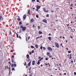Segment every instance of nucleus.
I'll list each match as a JSON object with an SVG mask.
<instances>
[{"label":"nucleus","instance_id":"f257e3e1","mask_svg":"<svg viewBox=\"0 0 76 76\" xmlns=\"http://www.w3.org/2000/svg\"><path fill=\"white\" fill-rule=\"evenodd\" d=\"M20 28H22L23 31H25L26 29V27H23L22 26H21Z\"/></svg>","mask_w":76,"mask_h":76},{"label":"nucleus","instance_id":"f03ea898","mask_svg":"<svg viewBox=\"0 0 76 76\" xmlns=\"http://www.w3.org/2000/svg\"><path fill=\"white\" fill-rule=\"evenodd\" d=\"M55 45L57 48H59V47H60V46H59V45H58V43L57 42L55 43Z\"/></svg>","mask_w":76,"mask_h":76},{"label":"nucleus","instance_id":"7ed1b4c3","mask_svg":"<svg viewBox=\"0 0 76 76\" xmlns=\"http://www.w3.org/2000/svg\"><path fill=\"white\" fill-rule=\"evenodd\" d=\"M48 50L51 51H53V49L50 47H48Z\"/></svg>","mask_w":76,"mask_h":76},{"label":"nucleus","instance_id":"20e7f679","mask_svg":"<svg viewBox=\"0 0 76 76\" xmlns=\"http://www.w3.org/2000/svg\"><path fill=\"white\" fill-rule=\"evenodd\" d=\"M36 7L37 9V10H38L41 8V6L37 5V6Z\"/></svg>","mask_w":76,"mask_h":76},{"label":"nucleus","instance_id":"39448f33","mask_svg":"<svg viewBox=\"0 0 76 76\" xmlns=\"http://www.w3.org/2000/svg\"><path fill=\"white\" fill-rule=\"evenodd\" d=\"M42 22H44L45 23H47V20H46V19H44V20H42Z\"/></svg>","mask_w":76,"mask_h":76},{"label":"nucleus","instance_id":"423d86ee","mask_svg":"<svg viewBox=\"0 0 76 76\" xmlns=\"http://www.w3.org/2000/svg\"><path fill=\"white\" fill-rule=\"evenodd\" d=\"M43 9L45 12H48V10H47V11L45 10V8H43Z\"/></svg>","mask_w":76,"mask_h":76},{"label":"nucleus","instance_id":"0eeeda50","mask_svg":"<svg viewBox=\"0 0 76 76\" xmlns=\"http://www.w3.org/2000/svg\"><path fill=\"white\" fill-rule=\"evenodd\" d=\"M23 18L24 19H25L26 18V15H24L23 16Z\"/></svg>","mask_w":76,"mask_h":76},{"label":"nucleus","instance_id":"6e6552de","mask_svg":"<svg viewBox=\"0 0 76 76\" xmlns=\"http://www.w3.org/2000/svg\"><path fill=\"white\" fill-rule=\"evenodd\" d=\"M47 55L48 56H50V52H47Z\"/></svg>","mask_w":76,"mask_h":76},{"label":"nucleus","instance_id":"1a4fd4ad","mask_svg":"<svg viewBox=\"0 0 76 76\" xmlns=\"http://www.w3.org/2000/svg\"><path fill=\"white\" fill-rule=\"evenodd\" d=\"M27 58L28 59H29V55L27 54L26 55Z\"/></svg>","mask_w":76,"mask_h":76},{"label":"nucleus","instance_id":"9d476101","mask_svg":"<svg viewBox=\"0 0 76 76\" xmlns=\"http://www.w3.org/2000/svg\"><path fill=\"white\" fill-rule=\"evenodd\" d=\"M35 61H34L32 62V65H35Z\"/></svg>","mask_w":76,"mask_h":76},{"label":"nucleus","instance_id":"9b49d317","mask_svg":"<svg viewBox=\"0 0 76 76\" xmlns=\"http://www.w3.org/2000/svg\"><path fill=\"white\" fill-rule=\"evenodd\" d=\"M34 22V19H32L31 20V22L32 23V22Z\"/></svg>","mask_w":76,"mask_h":76},{"label":"nucleus","instance_id":"f8f14e48","mask_svg":"<svg viewBox=\"0 0 76 76\" xmlns=\"http://www.w3.org/2000/svg\"><path fill=\"white\" fill-rule=\"evenodd\" d=\"M39 34H40L41 35V34H42V32L40 31H39Z\"/></svg>","mask_w":76,"mask_h":76},{"label":"nucleus","instance_id":"ddd939ff","mask_svg":"<svg viewBox=\"0 0 76 76\" xmlns=\"http://www.w3.org/2000/svg\"><path fill=\"white\" fill-rule=\"evenodd\" d=\"M35 47L37 48H38V45L36 44L35 45Z\"/></svg>","mask_w":76,"mask_h":76},{"label":"nucleus","instance_id":"4468645a","mask_svg":"<svg viewBox=\"0 0 76 76\" xmlns=\"http://www.w3.org/2000/svg\"><path fill=\"white\" fill-rule=\"evenodd\" d=\"M39 64H40V62L39 61H38L37 62V64H38V65H39Z\"/></svg>","mask_w":76,"mask_h":76},{"label":"nucleus","instance_id":"2eb2a0df","mask_svg":"<svg viewBox=\"0 0 76 76\" xmlns=\"http://www.w3.org/2000/svg\"><path fill=\"white\" fill-rule=\"evenodd\" d=\"M48 39H49V41H51V37H49Z\"/></svg>","mask_w":76,"mask_h":76},{"label":"nucleus","instance_id":"dca6fc26","mask_svg":"<svg viewBox=\"0 0 76 76\" xmlns=\"http://www.w3.org/2000/svg\"><path fill=\"white\" fill-rule=\"evenodd\" d=\"M14 67H16V64H14L13 65Z\"/></svg>","mask_w":76,"mask_h":76},{"label":"nucleus","instance_id":"f3484780","mask_svg":"<svg viewBox=\"0 0 76 76\" xmlns=\"http://www.w3.org/2000/svg\"><path fill=\"white\" fill-rule=\"evenodd\" d=\"M43 50H46V49L45 48V47H43Z\"/></svg>","mask_w":76,"mask_h":76},{"label":"nucleus","instance_id":"a211bd4d","mask_svg":"<svg viewBox=\"0 0 76 76\" xmlns=\"http://www.w3.org/2000/svg\"><path fill=\"white\" fill-rule=\"evenodd\" d=\"M31 66V62H29L28 64V66Z\"/></svg>","mask_w":76,"mask_h":76},{"label":"nucleus","instance_id":"6ab92c4d","mask_svg":"<svg viewBox=\"0 0 76 76\" xmlns=\"http://www.w3.org/2000/svg\"><path fill=\"white\" fill-rule=\"evenodd\" d=\"M31 48H34V46H33L32 45L31 46Z\"/></svg>","mask_w":76,"mask_h":76},{"label":"nucleus","instance_id":"aec40b11","mask_svg":"<svg viewBox=\"0 0 76 76\" xmlns=\"http://www.w3.org/2000/svg\"><path fill=\"white\" fill-rule=\"evenodd\" d=\"M12 70H14L15 71V68H13L12 69Z\"/></svg>","mask_w":76,"mask_h":76},{"label":"nucleus","instance_id":"412c9836","mask_svg":"<svg viewBox=\"0 0 76 76\" xmlns=\"http://www.w3.org/2000/svg\"><path fill=\"white\" fill-rule=\"evenodd\" d=\"M28 13L29 15H30V10H28Z\"/></svg>","mask_w":76,"mask_h":76},{"label":"nucleus","instance_id":"4be33fe9","mask_svg":"<svg viewBox=\"0 0 76 76\" xmlns=\"http://www.w3.org/2000/svg\"><path fill=\"white\" fill-rule=\"evenodd\" d=\"M38 29H40V28H41V27H40V26H38Z\"/></svg>","mask_w":76,"mask_h":76},{"label":"nucleus","instance_id":"5701e85b","mask_svg":"<svg viewBox=\"0 0 76 76\" xmlns=\"http://www.w3.org/2000/svg\"><path fill=\"white\" fill-rule=\"evenodd\" d=\"M46 17L48 18V17H49V15L48 14H47L46 15Z\"/></svg>","mask_w":76,"mask_h":76},{"label":"nucleus","instance_id":"b1692460","mask_svg":"<svg viewBox=\"0 0 76 76\" xmlns=\"http://www.w3.org/2000/svg\"><path fill=\"white\" fill-rule=\"evenodd\" d=\"M18 21H20V18H18Z\"/></svg>","mask_w":76,"mask_h":76},{"label":"nucleus","instance_id":"393cba45","mask_svg":"<svg viewBox=\"0 0 76 76\" xmlns=\"http://www.w3.org/2000/svg\"><path fill=\"white\" fill-rule=\"evenodd\" d=\"M26 62H25L24 66H26Z\"/></svg>","mask_w":76,"mask_h":76},{"label":"nucleus","instance_id":"a878e982","mask_svg":"<svg viewBox=\"0 0 76 76\" xmlns=\"http://www.w3.org/2000/svg\"><path fill=\"white\" fill-rule=\"evenodd\" d=\"M37 2H39V3H41V2L39 1L38 0H37Z\"/></svg>","mask_w":76,"mask_h":76},{"label":"nucleus","instance_id":"bb28decb","mask_svg":"<svg viewBox=\"0 0 76 76\" xmlns=\"http://www.w3.org/2000/svg\"><path fill=\"white\" fill-rule=\"evenodd\" d=\"M40 49H41V50H42V45H41V46L40 47Z\"/></svg>","mask_w":76,"mask_h":76},{"label":"nucleus","instance_id":"cd10ccee","mask_svg":"<svg viewBox=\"0 0 76 76\" xmlns=\"http://www.w3.org/2000/svg\"><path fill=\"white\" fill-rule=\"evenodd\" d=\"M40 37H37L36 38V39H38V38H39Z\"/></svg>","mask_w":76,"mask_h":76},{"label":"nucleus","instance_id":"c85d7f7f","mask_svg":"<svg viewBox=\"0 0 76 76\" xmlns=\"http://www.w3.org/2000/svg\"><path fill=\"white\" fill-rule=\"evenodd\" d=\"M22 23L21 22H20L19 23V25H21L22 24Z\"/></svg>","mask_w":76,"mask_h":76},{"label":"nucleus","instance_id":"c756f323","mask_svg":"<svg viewBox=\"0 0 76 76\" xmlns=\"http://www.w3.org/2000/svg\"><path fill=\"white\" fill-rule=\"evenodd\" d=\"M39 17L38 16V15H36V17L37 18H38Z\"/></svg>","mask_w":76,"mask_h":76},{"label":"nucleus","instance_id":"7c9ffc66","mask_svg":"<svg viewBox=\"0 0 76 76\" xmlns=\"http://www.w3.org/2000/svg\"><path fill=\"white\" fill-rule=\"evenodd\" d=\"M14 56L12 55V58H14Z\"/></svg>","mask_w":76,"mask_h":76},{"label":"nucleus","instance_id":"2f4dec72","mask_svg":"<svg viewBox=\"0 0 76 76\" xmlns=\"http://www.w3.org/2000/svg\"><path fill=\"white\" fill-rule=\"evenodd\" d=\"M12 61L13 63H14V60L12 59Z\"/></svg>","mask_w":76,"mask_h":76},{"label":"nucleus","instance_id":"473e14b6","mask_svg":"<svg viewBox=\"0 0 76 76\" xmlns=\"http://www.w3.org/2000/svg\"><path fill=\"white\" fill-rule=\"evenodd\" d=\"M45 59H46V60H48V58H46Z\"/></svg>","mask_w":76,"mask_h":76},{"label":"nucleus","instance_id":"72a5a7b5","mask_svg":"<svg viewBox=\"0 0 76 76\" xmlns=\"http://www.w3.org/2000/svg\"><path fill=\"white\" fill-rule=\"evenodd\" d=\"M13 64H12V65H11L12 67H13Z\"/></svg>","mask_w":76,"mask_h":76},{"label":"nucleus","instance_id":"f704fd0d","mask_svg":"<svg viewBox=\"0 0 76 76\" xmlns=\"http://www.w3.org/2000/svg\"><path fill=\"white\" fill-rule=\"evenodd\" d=\"M1 18H2V17L0 16V20H1Z\"/></svg>","mask_w":76,"mask_h":76},{"label":"nucleus","instance_id":"c9c22d12","mask_svg":"<svg viewBox=\"0 0 76 76\" xmlns=\"http://www.w3.org/2000/svg\"><path fill=\"white\" fill-rule=\"evenodd\" d=\"M32 53H34V50H33L32 51Z\"/></svg>","mask_w":76,"mask_h":76},{"label":"nucleus","instance_id":"e433bc0d","mask_svg":"<svg viewBox=\"0 0 76 76\" xmlns=\"http://www.w3.org/2000/svg\"><path fill=\"white\" fill-rule=\"evenodd\" d=\"M30 61V59H29V58L28 59V61Z\"/></svg>","mask_w":76,"mask_h":76},{"label":"nucleus","instance_id":"4c0bfd02","mask_svg":"<svg viewBox=\"0 0 76 76\" xmlns=\"http://www.w3.org/2000/svg\"><path fill=\"white\" fill-rule=\"evenodd\" d=\"M74 74L75 75H76V72H74Z\"/></svg>","mask_w":76,"mask_h":76},{"label":"nucleus","instance_id":"58836bf2","mask_svg":"<svg viewBox=\"0 0 76 76\" xmlns=\"http://www.w3.org/2000/svg\"><path fill=\"white\" fill-rule=\"evenodd\" d=\"M71 63H73V61L72 60L71 61Z\"/></svg>","mask_w":76,"mask_h":76},{"label":"nucleus","instance_id":"ea45409f","mask_svg":"<svg viewBox=\"0 0 76 76\" xmlns=\"http://www.w3.org/2000/svg\"><path fill=\"white\" fill-rule=\"evenodd\" d=\"M68 53H71V51H68Z\"/></svg>","mask_w":76,"mask_h":76},{"label":"nucleus","instance_id":"a19ab883","mask_svg":"<svg viewBox=\"0 0 76 76\" xmlns=\"http://www.w3.org/2000/svg\"><path fill=\"white\" fill-rule=\"evenodd\" d=\"M49 56V57H52V56L50 55V56Z\"/></svg>","mask_w":76,"mask_h":76},{"label":"nucleus","instance_id":"79ce46f5","mask_svg":"<svg viewBox=\"0 0 76 76\" xmlns=\"http://www.w3.org/2000/svg\"><path fill=\"white\" fill-rule=\"evenodd\" d=\"M40 37V38H42V36H41L40 37Z\"/></svg>","mask_w":76,"mask_h":76},{"label":"nucleus","instance_id":"37998d69","mask_svg":"<svg viewBox=\"0 0 76 76\" xmlns=\"http://www.w3.org/2000/svg\"><path fill=\"white\" fill-rule=\"evenodd\" d=\"M41 58V57H38V58H39V59H40V58Z\"/></svg>","mask_w":76,"mask_h":76},{"label":"nucleus","instance_id":"c03bdc74","mask_svg":"<svg viewBox=\"0 0 76 76\" xmlns=\"http://www.w3.org/2000/svg\"><path fill=\"white\" fill-rule=\"evenodd\" d=\"M38 61H39L40 62V61H41V59H40Z\"/></svg>","mask_w":76,"mask_h":76},{"label":"nucleus","instance_id":"a18cd8bd","mask_svg":"<svg viewBox=\"0 0 76 76\" xmlns=\"http://www.w3.org/2000/svg\"><path fill=\"white\" fill-rule=\"evenodd\" d=\"M45 65H46V66H47V65H48V64H46V63H45Z\"/></svg>","mask_w":76,"mask_h":76},{"label":"nucleus","instance_id":"49530a36","mask_svg":"<svg viewBox=\"0 0 76 76\" xmlns=\"http://www.w3.org/2000/svg\"><path fill=\"white\" fill-rule=\"evenodd\" d=\"M29 38H30V37H28V39H29Z\"/></svg>","mask_w":76,"mask_h":76},{"label":"nucleus","instance_id":"de8ad7c7","mask_svg":"<svg viewBox=\"0 0 76 76\" xmlns=\"http://www.w3.org/2000/svg\"><path fill=\"white\" fill-rule=\"evenodd\" d=\"M71 5V6L72 7V6H73V4H72Z\"/></svg>","mask_w":76,"mask_h":76},{"label":"nucleus","instance_id":"09e8293b","mask_svg":"<svg viewBox=\"0 0 76 76\" xmlns=\"http://www.w3.org/2000/svg\"><path fill=\"white\" fill-rule=\"evenodd\" d=\"M69 58L70 59H71V58H72V56H70L69 57Z\"/></svg>","mask_w":76,"mask_h":76},{"label":"nucleus","instance_id":"8fccbe9b","mask_svg":"<svg viewBox=\"0 0 76 76\" xmlns=\"http://www.w3.org/2000/svg\"><path fill=\"white\" fill-rule=\"evenodd\" d=\"M64 75H66V73H65L64 74Z\"/></svg>","mask_w":76,"mask_h":76},{"label":"nucleus","instance_id":"3c124183","mask_svg":"<svg viewBox=\"0 0 76 76\" xmlns=\"http://www.w3.org/2000/svg\"><path fill=\"white\" fill-rule=\"evenodd\" d=\"M31 54H32V52H30L29 54L30 55H31Z\"/></svg>","mask_w":76,"mask_h":76},{"label":"nucleus","instance_id":"603ef678","mask_svg":"<svg viewBox=\"0 0 76 76\" xmlns=\"http://www.w3.org/2000/svg\"><path fill=\"white\" fill-rule=\"evenodd\" d=\"M66 50H69V49H68V48H66Z\"/></svg>","mask_w":76,"mask_h":76},{"label":"nucleus","instance_id":"864d4df0","mask_svg":"<svg viewBox=\"0 0 76 76\" xmlns=\"http://www.w3.org/2000/svg\"><path fill=\"white\" fill-rule=\"evenodd\" d=\"M58 9H59V8H57L56 9V10H58Z\"/></svg>","mask_w":76,"mask_h":76},{"label":"nucleus","instance_id":"5fc2aeb1","mask_svg":"<svg viewBox=\"0 0 76 76\" xmlns=\"http://www.w3.org/2000/svg\"><path fill=\"white\" fill-rule=\"evenodd\" d=\"M43 58L42 57L41 58V60H43Z\"/></svg>","mask_w":76,"mask_h":76},{"label":"nucleus","instance_id":"6e6d98bb","mask_svg":"<svg viewBox=\"0 0 76 76\" xmlns=\"http://www.w3.org/2000/svg\"><path fill=\"white\" fill-rule=\"evenodd\" d=\"M35 1V0H32V1Z\"/></svg>","mask_w":76,"mask_h":76},{"label":"nucleus","instance_id":"4d7b16f0","mask_svg":"<svg viewBox=\"0 0 76 76\" xmlns=\"http://www.w3.org/2000/svg\"><path fill=\"white\" fill-rule=\"evenodd\" d=\"M7 68L8 69H9V67H8V66H7Z\"/></svg>","mask_w":76,"mask_h":76},{"label":"nucleus","instance_id":"13d9d810","mask_svg":"<svg viewBox=\"0 0 76 76\" xmlns=\"http://www.w3.org/2000/svg\"><path fill=\"white\" fill-rule=\"evenodd\" d=\"M51 12H54V11H51Z\"/></svg>","mask_w":76,"mask_h":76},{"label":"nucleus","instance_id":"bf43d9fd","mask_svg":"<svg viewBox=\"0 0 76 76\" xmlns=\"http://www.w3.org/2000/svg\"><path fill=\"white\" fill-rule=\"evenodd\" d=\"M48 64L49 66H50V64H49V63H48Z\"/></svg>","mask_w":76,"mask_h":76},{"label":"nucleus","instance_id":"052dcab7","mask_svg":"<svg viewBox=\"0 0 76 76\" xmlns=\"http://www.w3.org/2000/svg\"><path fill=\"white\" fill-rule=\"evenodd\" d=\"M33 28H34L35 27V26H34V25H33Z\"/></svg>","mask_w":76,"mask_h":76},{"label":"nucleus","instance_id":"680f3d73","mask_svg":"<svg viewBox=\"0 0 76 76\" xmlns=\"http://www.w3.org/2000/svg\"><path fill=\"white\" fill-rule=\"evenodd\" d=\"M19 38L21 39V37H20V36H19Z\"/></svg>","mask_w":76,"mask_h":76},{"label":"nucleus","instance_id":"e2e57ef3","mask_svg":"<svg viewBox=\"0 0 76 76\" xmlns=\"http://www.w3.org/2000/svg\"><path fill=\"white\" fill-rule=\"evenodd\" d=\"M72 7H71V8H70V9H71V10H72Z\"/></svg>","mask_w":76,"mask_h":76},{"label":"nucleus","instance_id":"0e129e2a","mask_svg":"<svg viewBox=\"0 0 76 76\" xmlns=\"http://www.w3.org/2000/svg\"><path fill=\"white\" fill-rule=\"evenodd\" d=\"M14 64H16V62H14Z\"/></svg>","mask_w":76,"mask_h":76},{"label":"nucleus","instance_id":"69168bd1","mask_svg":"<svg viewBox=\"0 0 76 76\" xmlns=\"http://www.w3.org/2000/svg\"><path fill=\"white\" fill-rule=\"evenodd\" d=\"M63 38L64 39H65V37H63Z\"/></svg>","mask_w":76,"mask_h":76},{"label":"nucleus","instance_id":"338daca9","mask_svg":"<svg viewBox=\"0 0 76 76\" xmlns=\"http://www.w3.org/2000/svg\"><path fill=\"white\" fill-rule=\"evenodd\" d=\"M28 66H26V68H28Z\"/></svg>","mask_w":76,"mask_h":76},{"label":"nucleus","instance_id":"774afa93","mask_svg":"<svg viewBox=\"0 0 76 76\" xmlns=\"http://www.w3.org/2000/svg\"><path fill=\"white\" fill-rule=\"evenodd\" d=\"M42 64H41V67H42Z\"/></svg>","mask_w":76,"mask_h":76}]
</instances>
